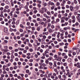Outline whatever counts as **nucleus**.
Segmentation results:
<instances>
[{"label":"nucleus","mask_w":80,"mask_h":80,"mask_svg":"<svg viewBox=\"0 0 80 80\" xmlns=\"http://www.w3.org/2000/svg\"><path fill=\"white\" fill-rule=\"evenodd\" d=\"M58 78H59V79H61V78H62V75H59L58 76Z\"/></svg>","instance_id":"nucleus-19"},{"label":"nucleus","mask_w":80,"mask_h":80,"mask_svg":"<svg viewBox=\"0 0 80 80\" xmlns=\"http://www.w3.org/2000/svg\"><path fill=\"white\" fill-rule=\"evenodd\" d=\"M37 3H38L39 4H41L42 3V1L40 0H37Z\"/></svg>","instance_id":"nucleus-12"},{"label":"nucleus","mask_w":80,"mask_h":80,"mask_svg":"<svg viewBox=\"0 0 80 80\" xmlns=\"http://www.w3.org/2000/svg\"><path fill=\"white\" fill-rule=\"evenodd\" d=\"M56 4L57 6H59V5H60V3H59V2H57Z\"/></svg>","instance_id":"nucleus-44"},{"label":"nucleus","mask_w":80,"mask_h":80,"mask_svg":"<svg viewBox=\"0 0 80 80\" xmlns=\"http://www.w3.org/2000/svg\"><path fill=\"white\" fill-rule=\"evenodd\" d=\"M52 36L54 37H56V35L55 34H52Z\"/></svg>","instance_id":"nucleus-59"},{"label":"nucleus","mask_w":80,"mask_h":80,"mask_svg":"<svg viewBox=\"0 0 80 80\" xmlns=\"http://www.w3.org/2000/svg\"><path fill=\"white\" fill-rule=\"evenodd\" d=\"M30 22H27V25L28 26H29V25H30Z\"/></svg>","instance_id":"nucleus-56"},{"label":"nucleus","mask_w":80,"mask_h":80,"mask_svg":"<svg viewBox=\"0 0 80 80\" xmlns=\"http://www.w3.org/2000/svg\"><path fill=\"white\" fill-rule=\"evenodd\" d=\"M43 4L44 7H46V6L47 5V4L46 2H43Z\"/></svg>","instance_id":"nucleus-16"},{"label":"nucleus","mask_w":80,"mask_h":80,"mask_svg":"<svg viewBox=\"0 0 80 80\" xmlns=\"http://www.w3.org/2000/svg\"><path fill=\"white\" fill-rule=\"evenodd\" d=\"M14 17H15V18H17L18 16L17 14H15L14 15Z\"/></svg>","instance_id":"nucleus-61"},{"label":"nucleus","mask_w":80,"mask_h":80,"mask_svg":"<svg viewBox=\"0 0 80 80\" xmlns=\"http://www.w3.org/2000/svg\"><path fill=\"white\" fill-rule=\"evenodd\" d=\"M66 13H69L70 12V10H69L67 9L66 10Z\"/></svg>","instance_id":"nucleus-51"},{"label":"nucleus","mask_w":80,"mask_h":80,"mask_svg":"<svg viewBox=\"0 0 80 80\" xmlns=\"http://www.w3.org/2000/svg\"><path fill=\"white\" fill-rule=\"evenodd\" d=\"M9 15L10 16H11V17H12V16H13V14L12 13V12H11L9 13Z\"/></svg>","instance_id":"nucleus-22"},{"label":"nucleus","mask_w":80,"mask_h":80,"mask_svg":"<svg viewBox=\"0 0 80 80\" xmlns=\"http://www.w3.org/2000/svg\"><path fill=\"white\" fill-rule=\"evenodd\" d=\"M1 78L0 80H3V77H5V75H4V74H2L1 75Z\"/></svg>","instance_id":"nucleus-9"},{"label":"nucleus","mask_w":80,"mask_h":80,"mask_svg":"<svg viewBox=\"0 0 80 80\" xmlns=\"http://www.w3.org/2000/svg\"><path fill=\"white\" fill-rule=\"evenodd\" d=\"M48 32L49 33H52V32H53V30L52 29H49L48 30Z\"/></svg>","instance_id":"nucleus-13"},{"label":"nucleus","mask_w":80,"mask_h":80,"mask_svg":"<svg viewBox=\"0 0 80 80\" xmlns=\"http://www.w3.org/2000/svg\"><path fill=\"white\" fill-rule=\"evenodd\" d=\"M25 49H26V50H28V49H29V48H28V46H26L25 47Z\"/></svg>","instance_id":"nucleus-63"},{"label":"nucleus","mask_w":80,"mask_h":80,"mask_svg":"<svg viewBox=\"0 0 80 80\" xmlns=\"http://www.w3.org/2000/svg\"><path fill=\"white\" fill-rule=\"evenodd\" d=\"M26 42H29V39H26L25 41Z\"/></svg>","instance_id":"nucleus-42"},{"label":"nucleus","mask_w":80,"mask_h":80,"mask_svg":"<svg viewBox=\"0 0 80 80\" xmlns=\"http://www.w3.org/2000/svg\"><path fill=\"white\" fill-rule=\"evenodd\" d=\"M51 21V20H50V19H48L47 20V22H48V23H50Z\"/></svg>","instance_id":"nucleus-14"},{"label":"nucleus","mask_w":80,"mask_h":80,"mask_svg":"<svg viewBox=\"0 0 80 80\" xmlns=\"http://www.w3.org/2000/svg\"><path fill=\"white\" fill-rule=\"evenodd\" d=\"M52 75V73H50L48 75V76L49 77H50V76Z\"/></svg>","instance_id":"nucleus-40"},{"label":"nucleus","mask_w":80,"mask_h":80,"mask_svg":"<svg viewBox=\"0 0 80 80\" xmlns=\"http://www.w3.org/2000/svg\"><path fill=\"white\" fill-rule=\"evenodd\" d=\"M37 12H38V11H37V10H34L33 13H35V14L37 13Z\"/></svg>","instance_id":"nucleus-24"},{"label":"nucleus","mask_w":80,"mask_h":80,"mask_svg":"<svg viewBox=\"0 0 80 80\" xmlns=\"http://www.w3.org/2000/svg\"><path fill=\"white\" fill-rule=\"evenodd\" d=\"M18 43L19 45H20V44L22 43V42L21 41H18Z\"/></svg>","instance_id":"nucleus-30"},{"label":"nucleus","mask_w":80,"mask_h":80,"mask_svg":"<svg viewBox=\"0 0 80 80\" xmlns=\"http://www.w3.org/2000/svg\"><path fill=\"white\" fill-rule=\"evenodd\" d=\"M42 20L43 21H44V22L47 21V19H46V18H43Z\"/></svg>","instance_id":"nucleus-60"},{"label":"nucleus","mask_w":80,"mask_h":80,"mask_svg":"<svg viewBox=\"0 0 80 80\" xmlns=\"http://www.w3.org/2000/svg\"><path fill=\"white\" fill-rule=\"evenodd\" d=\"M20 26L21 28H23V29H24V28H25V26L23 25L22 24H20Z\"/></svg>","instance_id":"nucleus-7"},{"label":"nucleus","mask_w":80,"mask_h":80,"mask_svg":"<svg viewBox=\"0 0 80 80\" xmlns=\"http://www.w3.org/2000/svg\"><path fill=\"white\" fill-rule=\"evenodd\" d=\"M37 17H40V14L38 13L37 14Z\"/></svg>","instance_id":"nucleus-64"},{"label":"nucleus","mask_w":80,"mask_h":80,"mask_svg":"<svg viewBox=\"0 0 80 80\" xmlns=\"http://www.w3.org/2000/svg\"><path fill=\"white\" fill-rule=\"evenodd\" d=\"M4 32L5 33H7V32H8V29L7 28L4 29Z\"/></svg>","instance_id":"nucleus-11"},{"label":"nucleus","mask_w":80,"mask_h":80,"mask_svg":"<svg viewBox=\"0 0 80 80\" xmlns=\"http://www.w3.org/2000/svg\"><path fill=\"white\" fill-rule=\"evenodd\" d=\"M66 8H70V7L68 5H66Z\"/></svg>","instance_id":"nucleus-43"},{"label":"nucleus","mask_w":80,"mask_h":80,"mask_svg":"<svg viewBox=\"0 0 80 80\" xmlns=\"http://www.w3.org/2000/svg\"><path fill=\"white\" fill-rule=\"evenodd\" d=\"M28 46L29 47H31L32 46V45L31 44L29 43L28 45Z\"/></svg>","instance_id":"nucleus-41"},{"label":"nucleus","mask_w":80,"mask_h":80,"mask_svg":"<svg viewBox=\"0 0 80 80\" xmlns=\"http://www.w3.org/2000/svg\"><path fill=\"white\" fill-rule=\"evenodd\" d=\"M32 22H33L34 23H36L37 20H36L35 19H33L32 20Z\"/></svg>","instance_id":"nucleus-37"},{"label":"nucleus","mask_w":80,"mask_h":80,"mask_svg":"<svg viewBox=\"0 0 80 80\" xmlns=\"http://www.w3.org/2000/svg\"><path fill=\"white\" fill-rule=\"evenodd\" d=\"M26 72L27 73H28V75H31V72H30L29 70L27 69L26 70Z\"/></svg>","instance_id":"nucleus-3"},{"label":"nucleus","mask_w":80,"mask_h":80,"mask_svg":"<svg viewBox=\"0 0 80 80\" xmlns=\"http://www.w3.org/2000/svg\"><path fill=\"white\" fill-rule=\"evenodd\" d=\"M54 58H55V60H58V58L57 57V55H55L54 56Z\"/></svg>","instance_id":"nucleus-6"},{"label":"nucleus","mask_w":80,"mask_h":80,"mask_svg":"<svg viewBox=\"0 0 80 80\" xmlns=\"http://www.w3.org/2000/svg\"><path fill=\"white\" fill-rule=\"evenodd\" d=\"M32 17L34 18H37V16L35 15H33Z\"/></svg>","instance_id":"nucleus-32"},{"label":"nucleus","mask_w":80,"mask_h":80,"mask_svg":"<svg viewBox=\"0 0 80 80\" xmlns=\"http://www.w3.org/2000/svg\"><path fill=\"white\" fill-rule=\"evenodd\" d=\"M7 66L5 65H4L3 66V70H5V68H6Z\"/></svg>","instance_id":"nucleus-49"},{"label":"nucleus","mask_w":80,"mask_h":80,"mask_svg":"<svg viewBox=\"0 0 80 80\" xmlns=\"http://www.w3.org/2000/svg\"><path fill=\"white\" fill-rule=\"evenodd\" d=\"M10 70H13V67H10Z\"/></svg>","instance_id":"nucleus-47"},{"label":"nucleus","mask_w":80,"mask_h":80,"mask_svg":"<svg viewBox=\"0 0 80 80\" xmlns=\"http://www.w3.org/2000/svg\"><path fill=\"white\" fill-rule=\"evenodd\" d=\"M9 50H12L13 49V48L12 47L10 46L9 47Z\"/></svg>","instance_id":"nucleus-53"},{"label":"nucleus","mask_w":80,"mask_h":80,"mask_svg":"<svg viewBox=\"0 0 80 80\" xmlns=\"http://www.w3.org/2000/svg\"><path fill=\"white\" fill-rule=\"evenodd\" d=\"M42 28V26H39V27H38L37 28V31H39L40 30V28Z\"/></svg>","instance_id":"nucleus-4"},{"label":"nucleus","mask_w":80,"mask_h":80,"mask_svg":"<svg viewBox=\"0 0 80 80\" xmlns=\"http://www.w3.org/2000/svg\"><path fill=\"white\" fill-rule=\"evenodd\" d=\"M5 9H8V8H9V7L8 5H6L5 6Z\"/></svg>","instance_id":"nucleus-17"},{"label":"nucleus","mask_w":80,"mask_h":80,"mask_svg":"<svg viewBox=\"0 0 80 80\" xmlns=\"http://www.w3.org/2000/svg\"><path fill=\"white\" fill-rule=\"evenodd\" d=\"M63 30H68V28H63Z\"/></svg>","instance_id":"nucleus-54"},{"label":"nucleus","mask_w":80,"mask_h":80,"mask_svg":"<svg viewBox=\"0 0 80 80\" xmlns=\"http://www.w3.org/2000/svg\"><path fill=\"white\" fill-rule=\"evenodd\" d=\"M57 15H58V13H57L56 12L54 14V16L56 17H57Z\"/></svg>","instance_id":"nucleus-18"},{"label":"nucleus","mask_w":80,"mask_h":80,"mask_svg":"<svg viewBox=\"0 0 80 80\" xmlns=\"http://www.w3.org/2000/svg\"><path fill=\"white\" fill-rule=\"evenodd\" d=\"M23 30L22 29H20V30H19V32H23Z\"/></svg>","instance_id":"nucleus-46"},{"label":"nucleus","mask_w":80,"mask_h":80,"mask_svg":"<svg viewBox=\"0 0 80 80\" xmlns=\"http://www.w3.org/2000/svg\"><path fill=\"white\" fill-rule=\"evenodd\" d=\"M47 11V8H41V10L40 11V12L41 13H44L45 12Z\"/></svg>","instance_id":"nucleus-1"},{"label":"nucleus","mask_w":80,"mask_h":80,"mask_svg":"<svg viewBox=\"0 0 80 80\" xmlns=\"http://www.w3.org/2000/svg\"><path fill=\"white\" fill-rule=\"evenodd\" d=\"M32 9L33 10H37V8H36L35 7H34L32 8Z\"/></svg>","instance_id":"nucleus-55"},{"label":"nucleus","mask_w":80,"mask_h":80,"mask_svg":"<svg viewBox=\"0 0 80 80\" xmlns=\"http://www.w3.org/2000/svg\"><path fill=\"white\" fill-rule=\"evenodd\" d=\"M76 52L77 53V54H78L79 53H80V49H78L76 50Z\"/></svg>","instance_id":"nucleus-10"},{"label":"nucleus","mask_w":80,"mask_h":80,"mask_svg":"<svg viewBox=\"0 0 80 80\" xmlns=\"http://www.w3.org/2000/svg\"><path fill=\"white\" fill-rule=\"evenodd\" d=\"M42 37L44 38V39H45V38H47V37L45 35H43L42 36Z\"/></svg>","instance_id":"nucleus-28"},{"label":"nucleus","mask_w":80,"mask_h":80,"mask_svg":"<svg viewBox=\"0 0 80 80\" xmlns=\"http://www.w3.org/2000/svg\"><path fill=\"white\" fill-rule=\"evenodd\" d=\"M4 48H5V49H8V46H4Z\"/></svg>","instance_id":"nucleus-36"},{"label":"nucleus","mask_w":80,"mask_h":80,"mask_svg":"<svg viewBox=\"0 0 80 80\" xmlns=\"http://www.w3.org/2000/svg\"><path fill=\"white\" fill-rule=\"evenodd\" d=\"M29 8H30V9H32V8H33V6L32 5H31L29 6Z\"/></svg>","instance_id":"nucleus-25"},{"label":"nucleus","mask_w":80,"mask_h":80,"mask_svg":"<svg viewBox=\"0 0 80 80\" xmlns=\"http://www.w3.org/2000/svg\"><path fill=\"white\" fill-rule=\"evenodd\" d=\"M27 52V50H25L23 51V52L24 53H25L26 52Z\"/></svg>","instance_id":"nucleus-50"},{"label":"nucleus","mask_w":80,"mask_h":80,"mask_svg":"<svg viewBox=\"0 0 80 80\" xmlns=\"http://www.w3.org/2000/svg\"><path fill=\"white\" fill-rule=\"evenodd\" d=\"M21 40H22L23 41L25 40V38H21Z\"/></svg>","instance_id":"nucleus-57"},{"label":"nucleus","mask_w":80,"mask_h":80,"mask_svg":"<svg viewBox=\"0 0 80 80\" xmlns=\"http://www.w3.org/2000/svg\"><path fill=\"white\" fill-rule=\"evenodd\" d=\"M62 77L63 78H64L63 79L64 80H65L66 78H67V76H66V75H63L62 76Z\"/></svg>","instance_id":"nucleus-8"},{"label":"nucleus","mask_w":80,"mask_h":80,"mask_svg":"<svg viewBox=\"0 0 80 80\" xmlns=\"http://www.w3.org/2000/svg\"><path fill=\"white\" fill-rule=\"evenodd\" d=\"M52 38V36H49L48 37V39H50V38Z\"/></svg>","instance_id":"nucleus-62"},{"label":"nucleus","mask_w":80,"mask_h":80,"mask_svg":"<svg viewBox=\"0 0 80 80\" xmlns=\"http://www.w3.org/2000/svg\"><path fill=\"white\" fill-rule=\"evenodd\" d=\"M70 10L71 12H73L74 11V9H73V7L72 6H71L70 8Z\"/></svg>","instance_id":"nucleus-5"},{"label":"nucleus","mask_w":80,"mask_h":80,"mask_svg":"<svg viewBox=\"0 0 80 80\" xmlns=\"http://www.w3.org/2000/svg\"><path fill=\"white\" fill-rule=\"evenodd\" d=\"M72 19H75V17L74 16H72Z\"/></svg>","instance_id":"nucleus-29"},{"label":"nucleus","mask_w":80,"mask_h":80,"mask_svg":"<svg viewBox=\"0 0 80 80\" xmlns=\"http://www.w3.org/2000/svg\"><path fill=\"white\" fill-rule=\"evenodd\" d=\"M51 28L52 29H53L55 28V26L54 25H52L51 26Z\"/></svg>","instance_id":"nucleus-52"},{"label":"nucleus","mask_w":80,"mask_h":80,"mask_svg":"<svg viewBox=\"0 0 80 80\" xmlns=\"http://www.w3.org/2000/svg\"><path fill=\"white\" fill-rule=\"evenodd\" d=\"M38 8H41V5L40 4H38Z\"/></svg>","instance_id":"nucleus-21"},{"label":"nucleus","mask_w":80,"mask_h":80,"mask_svg":"<svg viewBox=\"0 0 80 80\" xmlns=\"http://www.w3.org/2000/svg\"><path fill=\"white\" fill-rule=\"evenodd\" d=\"M48 27H50V26H51V24L50 23H48Z\"/></svg>","instance_id":"nucleus-58"},{"label":"nucleus","mask_w":80,"mask_h":80,"mask_svg":"<svg viewBox=\"0 0 80 80\" xmlns=\"http://www.w3.org/2000/svg\"><path fill=\"white\" fill-rule=\"evenodd\" d=\"M51 3H52V2H51V1H49L48 3V5H51Z\"/></svg>","instance_id":"nucleus-38"},{"label":"nucleus","mask_w":80,"mask_h":80,"mask_svg":"<svg viewBox=\"0 0 80 80\" xmlns=\"http://www.w3.org/2000/svg\"><path fill=\"white\" fill-rule=\"evenodd\" d=\"M61 17H62V16L61 15V14H59L58 15V18H61Z\"/></svg>","instance_id":"nucleus-31"},{"label":"nucleus","mask_w":80,"mask_h":80,"mask_svg":"<svg viewBox=\"0 0 80 80\" xmlns=\"http://www.w3.org/2000/svg\"><path fill=\"white\" fill-rule=\"evenodd\" d=\"M47 14L48 15H51V13H50V11H48L47 12Z\"/></svg>","instance_id":"nucleus-15"},{"label":"nucleus","mask_w":80,"mask_h":80,"mask_svg":"<svg viewBox=\"0 0 80 80\" xmlns=\"http://www.w3.org/2000/svg\"><path fill=\"white\" fill-rule=\"evenodd\" d=\"M22 57H23V58H25V57H26V55H25V54H22Z\"/></svg>","instance_id":"nucleus-48"},{"label":"nucleus","mask_w":80,"mask_h":80,"mask_svg":"<svg viewBox=\"0 0 80 80\" xmlns=\"http://www.w3.org/2000/svg\"><path fill=\"white\" fill-rule=\"evenodd\" d=\"M7 55H8V56H9V55H11V54L9 52H7Z\"/></svg>","instance_id":"nucleus-39"},{"label":"nucleus","mask_w":80,"mask_h":80,"mask_svg":"<svg viewBox=\"0 0 80 80\" xmlns=\"http://www.w3.org/2000/svg\"><path fill=\"white\" fill-rule=\"evenodd\" d=\"M4 52H5L6 53H7V52H8V49H6L5 50H4Z\"/></svg>","instance_id":"nucleus-23"},{"label":"nucleus","mask_w":80,"mask_h":80,"mask_svg":"<svg viewBox=\"0 0 80 80\" xmlns=\"http://www.w3.org/2000/svg\"><path fill=\"white\" fill-rule=\"evenodd\" d=\"M52 59H53V58H52V57H50L48 59V60H52Z\"/></svg>","instance_id":"nucleus-26"},{"label":"nucleus","mask_w":80,"mask_h":80,"mask_svg":"<svg viewBox=\"0 0 80 80\" xmlns=\"http://www.w3.org/2000/svg\"><path fill=\"white\" fill-rule=\"evenodd\" d=\"M37 21H38V22H40V21H41L40 18H37Z\"/></svg>","instance_id":"nucleus-45"},{"label":"nucleus","mask_w":80,"mask_h":80,"mask_svg":"<svg viewBox=\"0 0 80 80\" xmlns=\"http://www.w3.org/2000/svg\"><path fill=\"white\" fill-rule=\"evenodd\" d=\"M17 66H15L13 67V69H14V70H16V69H17Z\"/></svg>","instance_id":"nucleus-35"},{"label":"nucleus","mask_w":80,"mask_h":80,"mask_svg":"<svg viewBox=\"0 0 80 80\" xmlns=\"http://www.w3.org/2000/svg\"><path fill=\"white\" fill-rule=\"evenodd\" d=\"M54 8H55V7H54V6H52L51 8V10H53V9H54Z\"/></svg>","instance_id":"nucleus-20"},{"label":"nucleus","mask_w":80,"mask_h":80,"mask_svg":"<svg viewBox=\"0 0 80 80\" xmlns=\"http://www.w3.org/2000/svg\"><path fill=\"white\" fill-rule=\"evenodd\" d=\"M32 30L34 31V30H35V27H32Z\"/></svg>","instance_id":"nucleus-34"},{"label":"nucleus","mask_w":80,"mask_h":80,"mask_svg":"<svg viewBox=\"0 0 80 80\" xmlns=\"http://www.w3.org/2000/svg\"><path fill=\"white\" fill-rule=\"evenodd\" d=\"M59 45H60V46H62V45H64V43L63 42L60 43H59Z\"/></svg>","instance_id":"nucleus-27"},{"label":"nucleus","mask_w":80,"mask_h":80,"mask_svg":"<svg viewBox=\"0 0 80 80\" xmlns=\"http://www.w3.org/2000/svg\"><path fill=\"white\" fill-rule=\"evenodd\" d=\"M61 22V23H64V22H65V20L64 19H62Z\"/></svg>","instance_id":"nucleus-33"},{"label":"nucleus","mask_w":80,"mask_h":80,"mask_svg":"<svg viewBox=\"0 0 80 80\" xmlns=\"http://www.w3.org/2000/svg\"><path fill=\"white\" fill-rule=\"evenodd\" d=\"M43 16L44 17H45L47 19H48L49 18V16H48L47 15L46 13H44L43 14Z\"/></svg>","instance_id":"nucleus-2"}]
</instances>
